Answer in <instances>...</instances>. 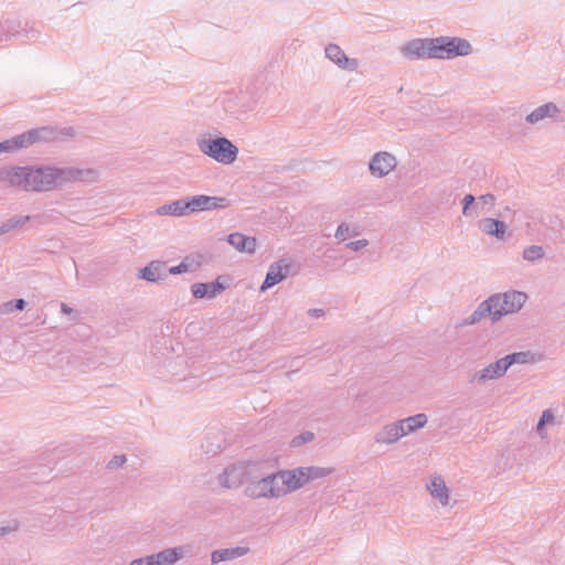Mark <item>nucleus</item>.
Segmentation results:
<instances>
[{
	"label": "nucleus",
	"mask_w": 565,
	"mask_h": 565,
	"mask_svg": "<svg viewBox=\"0 0 565 565\" xmlns=\"http://www.w3.org/2000/svg\"><path fill=\"white\" fill-rule=\"evenodd\" d=\"M25 191L47 192L68 183H93L99 180L96 169L57 166H26Z\"/></svg>",
	"instance_id": "obj_1"
},
{
	"label": "nucleus",
	"mask_w": 565,
	"mask_h": 565,
	"mask_svg": "<svg viewBox=\"0 0 565 565\" xmlns=\"http://www.w3.org/2000/svg\"><path fill=\"white\" fill-rule=\"evenodd\" d=\"M527 300L529 296L526 292L515 289L493 294L481 301L473 312L462 320L460 326H473L486 318L492 323H497L502 318L521 311Z\"/></svg>",
	"instance_id": "obj_2"
},
{
	"label": "nucleus",
	"mask_w": 565,
	"mask_h": 565,
	"mask_svg": "<svg viewBox=\"0 0 565 565\" xmlns=\"http://www.w3.org/2000/svg\"><path fill=\"white\" fill-rule=\"evenodd\" d=\"M291 493L286 469L260 478H249L244 495L250 500H279Z\"/></svg>",
	"instance_id": "obj_3"
},
{
	"label": "nucleus",
	"mask_w": 565,
	"mask_h": 565,
	"mask_svg": "<svg viewBox=\"0 0 565 565\" xmlns=\"http://www.w3.org/2000/svg\"><path fill=\"white\" fill-rule=\"evenodd\" d=\"M427 423L428 416L425 413H418L405 418L388 422L375 433L374 443L384 447L395 445L402 438L424 428Z\"/></svg>",
	"instance_id": "obj_4"
},
{
	"label": "nucleus",
	"mask_w": 565,
	"mask_h": 565,
	"mask_svg": "<svg viewBox=\"0 0 565 565\" xmlns=\"http://www.w3.org/2000/svg\"><path fill=\"white\" fill-rule=\"evenodd\" d=\"M196 146L204 156L223 166L233 164L239 153L238 147L228 138L210 134L200 135Z\"/></svg>",
	"instance_id": "obj_5"
},
{
	"label": "nucleus",
	"mask_w": 565,
	"mask_h": 565,
	"mask_svg": "<svg viewBox=\"0 0 565 565\" xmlns=\"http://www.w3.org/2000/svg\"><path fill=\"white\" fill-rule=\"evenodd\" d=\"M433 60H454L472 54V44L460 36L431 38Z\"/></svg>",
	"instance_id": "obj_6"
},
{
	"label": "nucleus",
	"mask_w": 565,
	"mask_h": 565,
	"mask_svg": "<svg viewBox=\"0 0 565 565\" xmlns=\"http://www.w3.org/2000/svg\"><path fill=\"white\" fill-rule=\"evenodd\" d=\"M57 131L51 127H41L31 129L21 135L0 142V153L14 152L28 148L35 142L52 141L57 138Z\"/></svg>",
	"instance_id": "obj_7"
},
{
	"label": "nucleus",
	"mask_w": 565,
	"mask_h": 565,
	"mask_svg": "<svg viewBox=\"0 0 565 565\" xmlns=\"http://www.w3.org/2000/svg\"><path fill=\"white\" fill-rule=\"evenodd\" d=\"M333 471L334 469L332 467L318 466H306L297 467L294 469H286L291 493L301 489L309 482L329 477L333 473Z\"/></svg>",
	"instance_id": "obj_8"
},
{
	"label": "nucleus",
	"mask_w": 565,
	"mask_h": 565,
	"mask_svg": "<svg viewBox=\"0 0 565 565\" xmlns=\"http://www.w3.org/2000/svg\"><path fill=\"white\" fill-rule=\"evenodd\" d=\"M255 466L248 462H236L228 465L217 476L220 486L224 489H237L245 481L248 482Z\"/></svg>",
	"instance_id": "obj_9"
},
{
	"label": "nucleus",
	"mask_w": 565,
	"mask_h": 565,
	"mask_svg": "<svg viewBox=\"0 0 565 565\" xmlns=\"http://www.w3.org/2000/svg\"><path fill=\"white\" fill-rule=\"evenodd\" d=\"M431 38H415L399 46L401 55L411 62L433 60Z\"/></svg>",
	"instance_id": "obj_10"
},
{
	"label": "nucleus",
	"mask_w": 565,
	"mask_h": 565,
	"mask_svg": "<svg viewBox=\"0 0 565 565\" xmlns=\"http://www.w3.org/2000/svg\"><path fill=\"white\" fill-rule=\"evenodd\" d=\"M507 374L501 358L492 361L469 374L468 382L475 386H484L502 379Z\"/></svg>",
	"instance_id": "obj_11"
},
{
	"label": "nucleus",
	"mask_w": 565,
	"mask_h": 565,
	"mask_svg": "<svg viewBox=\"0 0 565 565\" xmlns=\"http://www.w3.org/2000/svg\"><path fill=\"white\" fill-rule=\"evenodd\" d=\"M425 489L431 500L441 508L454 507L455 501L452 502L451 490L443 476L437 473L430 475L425 482Z\"/></svg>",
	"instance_id": "obj_12"
},
{
	"label": "nucleus",
	"mask_w": 565,
	"mask_h": 565,
	"mask_svg": "<svg viewBox=\"0 0 565 565\" xmlns=\"http://www.w3.org/2000/svg\"><path fill=\"white\" fill-rule=\"evenodd\" d=\"M189 214L224 210L231 206L232 202L224 196H211L198 194L186 198Z\"/></svg>",
	"instance_id": "obj_13"
},
{
	"label": "nucleus",
	"mask_w": 565,
	"mask_h": 565,
	"mask_svg": "<svg viewBox=\"0 0 565 565\" xmlns=\"http://www.w3.org/2000/svg\"><path fill=\"white\" fill-rule=\"evenodd\" d=\"M324 57L335 65L339 70L349 73L358 72L360 61L355 57H350L344 50L337 43H328L324 46Z\"/></svg>",
	"instance_id": "obj_14"
},
{
	"label": "nucleus",
	"mask_w": 565,
	"mask_h": 565,
	"mask_svg": "<svg viewBox=\"0 0 565 565\" xmlns=\"http://www.w3.org/2000/svg\"><path fill=\"white\" fill-rule=\"evenodd\" d=\"M397 158L390 151H377L369 161V172L375 179L387 177L397 167Z\"/></svg>",
	"instance_id": "obj_15"
},
{
	"label": "nucleus",
	"mask_w": 565,
	"mask_h": 565,
	"mask_svg": "<svg viewBox=\"0 0 565 565\" xmlns=\"http://www.w3.org/2000/svg\"><path fill=\"white\" fill-rule=\"evenodd\" d=\"M189 553V548L184 545L167 547L157 553L148 554L152 565H175L183 559Z\"/></svg>",
	"instance_id": "obj_16"
},
{
	"label": "nucleus",
	"mask_w": 565,
	"mask_h": 565,
	"mask_svg": "<svg viewBox=\"0 0 565 565\" xmlns=\"http://www.w3.org/2000/svg\"><path fill=\"white\" fill-rule=\"evenodd\" d=\"M26 166L25 167H13L4 166L0 167V182L9 188H14L25 191L26 181Z\"/></svg>",
	"instance_id": "obj_17"
},
{
	"label": "nucleus",
	"mask_w": 565,
	"mask_h": 565,
	"mask_svg": "<svg viewBox=\"0 0 565 565\" xmlns=\"http://www.w3.org/2000/svg\"><path fill=\"white\" fill-rule=\"evenodd\" d=\"M289 267L290 264L286 259H280L276 263H273L268 268L263 285L260 286V291H266L267 289L282 281L288 275Z\"/></svg>",
	"instance_id": "obj_18"
},
{
	"label": "nucleus",
	"mask_w": 565,
	"mask_h": 565,
	"mask_svg": "<svg viewBox=\"0 0 565 565\" xmlns=\"http://www.w3.org/2000/svg\"><path fill=\"white\" fill-rule=\"evenodd\" d=\"M561 109L555 103H546L534 108L530 114L526 115L525 121L530 125L536 126L546 119L555 120L559 115Z\"/></svg>",
	"instance_id": "obj_19"
},
{
	"label": "nucleus",
	"mask_w": 565,
	"mask_h": 565,
	"mask_svg": "<svg viewBox=\"0 0 565 565\" xmlns=\"http://www.w3.org/2000/svg\"><path fill=\"white\" fill-rule=\"evenodd\" d=\"M226 289V286L221 281V277L212 282H195L191 286L192 295L198 299H213L221 295Z\"/></svg>",
	"instance_id": "obj_20"
},
{
	"label": "nucleus",
	"mask_w": 565,
	"mask_h": 565,
	"mask_svg": "<svg viewBox=\"0 0 565 565\" xmlns=\"http://www.w3.org/2000/svg\"><path fill=\"white\" fill-rule=\"evenodd\" d=\"M559 424H561V419L557 418L555 409L545 408L542 412V414L534 427V430L541 440H546V439H548L547 428L555 426V425H559Z\"/></svg>",
	"instance_id": "obj_21"
},
{
	"label": "nucleus",
	"mask_w": 565,
	"mask_h": 565,
	"mask_svg": "<svg viewBox=\"0 0 565 565\" xmlns=\"http://www.w3.org/2000/svg\"><path fill=\"white\" fill-rule=\"evenodd\" d=\"M227 242L236 250L246 254H254L257 248V241L255 237L246 236L242 233H232L227 236Z\"/></svg>",
	"instance_id": "obj_22"
},
{
	"label": "nucleus",
	"mask_w": 565,
	"mask_h": 565,
	"mask_svg": "<svg viewBox=\"0 0 565 565\" xmlns=\"http://www.w3.org/2000/svg\"><path fill=\"white\" fill-rule=\"evenodd\" d=\"M138 278L149 282H157L166 278V263L152 260L138 273Z\"/></svg>",
	"instance_id": "obj_23"
},
{
	"label": "nucleus",
	"mask_w": 565,
	"mask_h": 565,
	"mask_svg": "<svg viewBox=\"0 0 565 565\" xmlns=\"http://www.w3.org/2000/svg\"><path fill=\"white\" fill-rule=\"evenodd\" d=\"M248 552L249 548L245 546L215 550L211 554V562L213 565L222 562H230L246 555Z\"/></svg>",
	"instance_id": "obj_24"
},
{
	"label": "nucleus",
	"mask_w": 565,
	"mask_h": 565,
	"mask_svg": "<svg viewBox=\"0 0 565 565\" xmlns=\"http://www.w3.org/2000/svg\"><path fill=\"white\" fill-rule=\"evenodd\" d=\"M154 214L159 216L171 215L177 217L189 215L186 198L160 205L154 211Z\"/></svg>",
	"instance_id": "obj_25"
},
{
	"label": "nucleus",
	"mask_w": 565,
	"mask_h": 565,
	"mask_svg": "<svg viewBox=\"0 0 565 565\" xmlns=\"http://www.w3.org/2000/svg\"><path fill=\"white\" fill-rule=\"evenodd\" d=\"M482 231L490 235L494 236L498 239H503L505 232H507V225L504 222L499 221L497 218H483L481 222Z\"/></svg>",
	"instance_id": "obj_26"
},
{
	"label": "nucleus",
	"mask_w": 565,
	"mask_h": 565,
	"mask_svg": "<svg viewBox=\"0 0 565 565\" xmlns=\"http://www.w3.org/2000/svg\"><path fill=\"white\" fill-rule=\"evenodd\" d=\"M501 361L504 364V369L508 371L514 364L533 363L535 361V356L530 351H521L507 354L501 358Z\"/></svg>",
	"instance_id": "obj_27"
},
{
	"label": "nucleus",
	"mask_w": 565,
	"mask_h": 565,
	"mask_svg": "<svg viewBox=\"0 0 565 565\" xmlns=\"http://www.w3.org/2000/svg\"><path fill=\"white\" fill-rule=\"evenodd\" d=\"M361 233V227L356 223L342 222L338 225L334 237L339 242H345L351 237L359 236Z\"/></svg>",
	"instance_id": "obj_28"
},
{
	"label": "nucleus",
	"mask_w": 565,
	"mask_h": 565,
	"mask_svg": "<svg viewBox=\"0 0 565 565\" xmlns=\"http://www.w3.org/2000/svg\"><path fill=\"white\" fill-rule=\"evenodd\" d=\"M30 216L15 215L0 223V236L11 233L30 221Z\"/></svg>",
	"instance_id": "obj_29"
},
{
	"label": "nucleus",
	"mask_w": 565,
	"mask_h": 565,
	"mask_svg": "<svg viewBox=\"0 0 565 565\" xmlns=\"http://www.w3.org/2000/svg\"><path fill=\"white\" fill-rule=\"evenodd\" d=\"M545 256V249L540 245H530L523 248L522 258L523 260L534 264Z\"/></svg>",
	"instance_id": "obj_30"
},
{
	"label": "nucleus",
	"mask_w": 565,
	"mask_h": 565,
	"mask_svg": "<svg viewBox=\"0 0 565 565\" xmlns=\"http://www.w3.org/2000/svg\"><path fill=\"white\" fill-rule=\"evenodd\" d=\"M479 203L472 194H466L462 199V215L466 217H477L480 214Z\"/></svg>",
	"instance_id": "obj_31"
},
{
	"label": "nucleus",
	"mask_w": 565,
	"mask_h": 565,
	"mask_svg": "<svg viewBox=\"0 0 565 565\" xmlns=\"http://www.w3.org/2000/svg\"><path fill=\"white\" fill-rule=\"evenodd\" d=\"M200 265L201 262H196L193 256H188L179 265L170 267L168 271L171 275H179L191 271L198 268Z\"/></svg>",
	"instance_id": "obj_32"
},
{
	"label": "nucleus",
	"mask_w": 565,
	"mask_h": 565,
	"mask_svg": "<svg viewBox=\"0 0 565 565\" xmlns=\"http://www.w3.org/2000/svg\"><path fill=\"white\" fill-rule=\"evenodd\" d=\"M20 529V522L17 520H11L0 525V537H4L12 533H15Z\"/></svg>",
	"instance_id": "obj_33"
},
{
	"label": "nucleus",
	"mask_w": 565,
	"mask_h": 565,
	"mask_svg": "<svg viewBox=\"0 0 565 565\" xmlns=\"http://www.w3.org/2000/svg\"><path fill=\"white\" fill-rule=\"evenodd\" d=\"M366 246H369V241L366 238L351 241L347 244V248H349L352 252H360Z\"/></svg>",
	"instance_id": "obj_34"
},
{
	"label": "nucleus",
	"mask_w": 565,
	"mask_h": 565,
	"mask_svg": "<svg viewBox=\"0 0 565 565\" xmlns=\"http://www.w3.org/2000/svg\"><path fill=\"white\" fill-rule=\"evenodd\" d=\"M26 302L23 299H17L15 301H8L4 303V312H12L15 310H23Z\"/></svg>",
	"instance_id": "obj_35"
},
{
	"label": "nucleus",
	"mask_w": 565,
	"mask_h": 565,
	"mask_svg": "<svg viewBox=\"0 0 565 565\" xmlns=\"http://www.w3.org/2000/svg\"><path fill=\"white\" fill-rule=\"evenodd\" d=\"M126 461H127V459H126V456H124V455L114 456L108 462V468L117 469V468L121 467Z\"/></svg>",
	"instance_id": "obj_36"
},
{
	"label": "nucleus",
	"mask_w": 565,
	"mask_h": 565,
	"mask_svg": "<svg viewBox=\"0 0 565 565\" xmlns=\"http://www.w3.org/2000/svg\"><path fill=\"white\" fill-rule=\"evenodd\" d=\"M315 438V435L312 433H306L303 435H300L298 437H296L294 440H292V444L295 446L297 445H300V443H309V441H312Z\"/></svg>",
	"instance_id": "obj_37"
},
{
	"label": "nucleus",
	"mask_w": 565,
	"mask_h": 565,
	"mask_svg": "<svg viewBox=\"0 0 565 565\" xmlns=\"http://www.w3.org/2000/svg\"><path fill=\"white\" fill-rule=\"evenodd\" d=\"M478 203H479V206L482 204V205H486V204H493L494 203V196L492 194H483V195H480L478 198Z\"/></svg>",
	"instance_id": "obj_38"
},
{
	"label": "nucleus",
	"mask_w": 565,
	"mask_h": 565,
	"mask_svg": "<svg viewBox=\"0 0 565 565\" xmlns=\"http://www.w3.org/2000/svg\"><path fill=\"white\" fill-rule=\"evenodd\" d=\"M128 565H152L148 555L132 559Z\"/></svg>",
	"instance_id": "obj_39"
},
{
	"label": "nucleus",
	"mask_w": 565,
	"mask_h": 565,
	"mask_svg": "<svg viewBox=\"0 0 565 565\" xmlns=\"http://www.w3.org/2000/svg\"><path fill=\"white\" fill-rule=\"evenodd\" d=\"M308 315L312 318H320L324 315V311L319 308H312L308 310Z\"/></svg>",
	"instance_id": "obj_40"
},
{
	"label": "nucleus",
	"mask_w": 565,
	"mask_h": 565,
	"mask_svg": "<svg viewBox=\"0 0 565 565\" xmlns=\"http://www.w3.org/2000/svg\"><path fill=\"white\" fill-rule=\"evenodd\" d=\"M61 311L65 315H70L72 313V308H70L66 303H62L61 305Z\"/></svg>",
	"instance_id": "obj_41"
},
{
	"label": "nucleus",
	"mask_w": 565,
	"mask_h": 565,
	"mask_svg": "<svg viewBox=\"0 0 565 565\" xmlns=\"http://www.w3.org/2000/svg\"><path fill=\"white\" fill-rule=\"evenodd\" d=\"M196 262H199L198 259L201 258V255H198L196 257H194Z\"/></svg>",
	"instance_id": "obj_42"
},
{
	"label": "nucleus",
	"mask_w": 565,
	"mask_h": 565,
	"mask_svg": "<svg viewBox=\"0 0 565 565\" xmlns=\"http://www.w3.org/2000/svg\"><path fill=\"white\" fill-rule=\"evenodd\" d=\"M196 262H199L198 259L201 258V255H198L196 257H194Z\"/></svg>",
	"instance_id": "obj_43"
}]
</instances>
